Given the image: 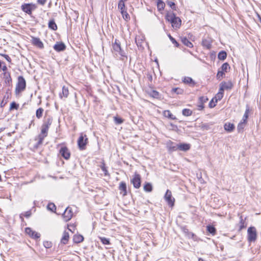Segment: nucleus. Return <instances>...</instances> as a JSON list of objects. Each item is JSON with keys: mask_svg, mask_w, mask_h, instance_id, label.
<instances>
[{"mask_svg": "<svg viewBox=\"0 0 261 261\" xmlns=\"http://www.w3.org/2000/svg\"><path fill=\"white\" fill-rule=\"evenodd\" d=\"M166 20L170 22L172 27L177 29L180 28L181 24V20L179 17H177L173 12H168L165 15Z\"/></svg>", "mask_w": 261, "mask_h": 261, "instance_id": "f257e3e1", "label": "nucleus"}, {"mask_svg": "<svg viewBox=\"0 0 261 261\" xmlns=\"http://www.w3.org/2000/svg\"><path fill=\"white\" fill-rule=\"evenodd\" d=\"M113 51L116 55H119L121 57V59L124 60L125 59H127V57L125 53L121 47L120 42L118 40L115 39V42L112 45Z\"/></svg>", "mask_w": 261, "mask_h": 261, "instance_id": "f03ea898", "label": "nucleus"}, {"mask_svg": "<svg viewBox=\"0 0 261 261\" xmlns=\"http://www.w3.org/2000/svg\"><path fill=\"white\" fill-rule=\"evenodd\" d=\"M37 8L36 5L33 3H24L21 6V10L30 16L32 14L33 11Z\"/></svg>", "mask_w": 261, "mask_h": 261, "instance_id": "7ed1b4c3", "label": "nucleus"}, {"mask_svg": "<svg viewBox=\"0 0 261 261\" xmlns=\"http://www.w3.org/2000/svg\"><path fill=\"white\" fill-rule=\"evenodd\" d=\"M25 87L26 82L24 78L22 76H19L15 90V93L18 94L24 91L25 89Z\"/></svg>", "mask_w": 261, "mask_h": 261, "instance_id": "20e7f679", "label": "nucleus"}, {"mask_svg": "<svg viewBox=\"0 0 261 261\" xmlns=\"http://www.w3.org/2000/svg\"><path fill=\"white\" fill-rule=\"evenodd\" d=\"M257 239V232L255 227L251 226L247 230V240L249 242H254Z\"/></svg>", "mask_w": 261, "mask_h": 261, "instance_id": "39448f33", "label": "nucleus"}, {"mask_svg": "<svg viewBox=\"0 0 261 261\" xmlns=\"http://www.w3.org/2000/svg\"><path fill=\"white\" fill-rule=\"evenodd\" d=\"M88 142V139L87 136L83 133L81 134L77 140V145L79 148L81 150L85 149L86 146Z\"/></svg>", "mask_w": 261, "mask_h": 261, "instance_id": "423d86ee", "label": "nucleus"}, {"mask_svg": "<svg viewBox=\"0 0 261 261\" xmlns=\"http://www.w3.org/2000/svg\"><path fill=\"white\" fill-rule=\"evenodd\" d=\"M130 182L136 189H139L141 187V176L140 174L135 173L133 178L130 179Z\"/></svg>", "mask_w": 261, "mask_h": 261, "instance_id": "0eeeda50", "label": "nucleus"}, {"mask_svg": "<svg viewBox=\"0 0 261 261\" xmlns=\"http://www.w3.org/2000/svg\"><path fill=\"white\" fill-rule=\"evenodd\" d=\"M164 198L169 206H173L174 205L175 199L172 197V193L169 190H167Z\"/></svg>", "mask_w": 261, "mask_h": 261, "instance_id": "6e6552de", "label": "nucleus"}, {"mask_svg": "<svg viewBox=\"0 0 261 261\" xmlns=\"http://www.w3.org/2000/svg\"><path fill=\"white\" fill-rule=\"evenodd\" d=\"M166 145L168 152L170 153L173 152L178 150V144H176V143L173 142L170 140H169L167 142Z\"/></svg>", "mask_w": 261, "mask_h": 261, "instance_id": "1a4fd4ad", "label": "nucleus"}, {"mask_svg": "<svg viewBox=\"0 0 261 261\" xmlns=\"http://www.w3.org/2000/svg\"><path fill=\"white\" fill-rule=\"evenodd\" d=\"M62 216L65 221L67 222L69 221L73 216V212L71 208L67 207L65 210Z\"/></svg>", "mask_w": 261, "mask_h": 261, "instance_id": "9d476101", "label": "nucleus"}, {"mask_svg": "<svg viewBox=\"0 0 261 261\" xmlns=\"http://www.w3.org/2000/svg\"><path fill=\"white\" fill-rule=\"evenodd\" d=\"M25 233L28 234L31 238L37 240L40 237V233L34 231L30 227H27L25 229Z\"/></svg>", "mask_w": 261, "mask_h": 261, "instance_id": "9b49d317", "label": "nucleus"}, {"mask_svg": "<svg viewBox=\"0 0 261 261\" xmlns=\"http://www.w3.org/2000/svg\"><path fill=\"white\" fill-rule=\"evenodd\" d=\"M60 153L65 160H68L70 157V152L66 146H62L60 149Z\"/></svg>", "mask_w": 261, "mask_h": 261, "instance_id": "f8f14e48", "label": "nucleus"}, {"mask_svg": "<svg viewBox=\"0 0 261 261\" xmlns=\"http://www.w3.org/2000/svg\"><path fill=\"white\" fill-rule=\"evenodd\" d=\"M32 43L40 49H43L44 48V44L39 38L32 37Z\"/></svg>", "mask_w": 261, "mask_h": 261, "instance_id": "ddd939ff", "label": "nucleus"}, {"mask_svg": "<svg viewBox=\"0 0 261 261\" xmlns=\"http://www.w3.org/2000/svg\"><path fill=\"white\" fill-rule=\"evenodd\" d=\"M66 45L63 42H57L54 45V49L57 52L63 51L66 49Z\"/></svg>", "mask_w": 261, "mask_h": 261, "instance_id": "4468645a", "label": "nucleus"}, {"mask_svg": "<svg viewBox=\"0 0 261 261\" xmlns=\"http://www.w3.org/2000/svg\"><path fill=\"white\" fill-rule=\"evenodd\" d=\"M119 190H120V194L123 196L127 195V187L126 184L124 181L120 182L119 186Z\"/></svg>", "mask_w": 261, "mask_h": 261, "instance_id": "2eb2a0df", "label": "nucleus"}, {"mask_svg": "<svg viewBox=\"0 0 261 261\" xmlns=\"http://www.w3.org/2000/svg\"><path fill=\"white\" fill-rule=\"evenodd\" d=\"M3 76L5 84L9 86H11L12 84V79L10 73L9 72H4Z\"/></svg>", "mask_w": 261, "mask_h": 261, "instance_id": "dca6fc26", "label": "nucleus"}, {"mask_svg": "<svg viewBox=\"0 0 261 261\" xmlns=\"http://www.w3.org/2000/svg\"><path fill=\"white\" fill-rule=\"evenodd\" d=\"M178 149L181 151H187L190 149L191 145L188 143L178 144Z\"/></svg>", "mask_w": 261, "mask_h": 261, "instance_id": "f3484780", "label": "nucleus"}, {"mask_svg": "<svg viewBox=\"0 0 261 261\" xmlns=\"http://www.w3.org/2000/svg\"><path fill=\"white\" fill-rule=\"evenodd\" d=\"M234 125L230 122L225 123L224 125V129L229 133L232 132L234 129Z\"/></svg>", "mask_w": 261, "mask_h": 261, "instance_id": "a211bd4d", "label": "nucleus"}, {"mask_svg": "<svg viewBox=\"0 0 261 261\" xmlns=\"http://www.w3.org/2000/svg\"><path fill=\"white\" fill-rule=\"evenodd\" d=\"M69 236L68 232L65 231L63 232V236L61 238V243L63 245H65V244H67L68 240H69Z\"/></svg>", "mask_w": 261, "mask_h": 261, "instance_id": "6ab92c4d", "label": "nucleus"}, {"mask_svg": "<svg viewBox=\"0 0 261 261\" xmlns=\"http://www.w3.org/2000/svg\"><path fill=\"white\" fill-rule=\"evenodd\" d=\"M250 112V108L248 105L246 106V110L245 113L243 115V119L241 121H242L243 123H247V119L248 118V114Z\"/></svg>", "mask_w": 261, "mask_h": 261, "instance_id": "aec40b11", "label": "nucleus"}, {"mask_svg": "<svg viewBox=\"0 0 261 261\" xmlns=\"http://www.w3.org/2000/svg\"><path fill=\"white\" fill-rule=\"evenodd\" d=\"M84 240V237L81 234H75L73 237V241L74 243L78 244L81 243Z\"/></svg>", "mask_w": 261, "mask_h": 261, "instance_id": "412c9836", "label": "nucleus"}, {"mask_svg": "<svg viewBox=\"0 0 261 261\" xmlns=\"http://www.w3.org/2000/svg\"><path fill=\"white\" fill-rule=\"evenodd\" d=\"M48 27L49 29L53 31H56L57 30L58 27L54 19H52L49 21L48 23Z\"/></svg>", "mask_w": 261, "mask_h": 261, "instance_id": "4be33fe9", "label": "nucleus"}, {"mask_svg": "<svg viewBox=\"0 0 261 261\" xmlns=\"http://www.w3.org/2000/svg\"><path fill=\"white\" fill-rule=\"evenodd\" d=\"M225 90H230L233 87V84L231 81L223 82L220 84Z\"/></svg>", "mask_w": 261, "mask_h": 261, "instance_id": "5701e85b", "label": "nucleus"}, {"mask_svg": "<svg viewBox=\"0 0 261 261\" xmlns=\"http://www.w3.org/2000/svg\"><path fill=\"white\" fill-rule=\"evenodd\" d=\"M69 95V90L68 88L65 86L62 87V93H60L59 96L61 98H62L63 97L67 98Z\"/></svg>", "mask_w": 261, "mask_h": 261, "instance_id": "b1692460", "label": "nucleus"}, {"mask_svg": "<svg viewBox=\"0 0 261 261\" xmlns=\"http://www.w3.org/2000/svg\"><path fill=\"white\" fill-rule=\"evenodd\" d=\"M182 82L187 84H189L190 85H191L192 86H194L195 85V82L194 81V80L190 77H185L182 79Z\"/></svg>", "mask_w": 261, "mask_h": 261, "instance_id": "393cba45", "label": "nucleus"}, {"mask_svg": "<svg viewBox=\"0 0 261 261\" xmlns=\"http://www.w3.org/2000/svg\"><path fill=\"white\" fill-rule=\"evenodd\" d=\"M53 122V118L50 116H49L47 118L45 119L44 120L43 123L42 124V125L47 127L48 128L49 127V126L51 125Z\"/></svg>", "mask_w": 261, "mask_h": 261, "instance_id": "a878e982", "label": "nucleus"}, {"mask_svg": "<svg viewBox=\"0 0 261 261\" xmlns=\"http://www.w3.org/2000/svg\"><path fill=\"white\" fill-rule=\"evenodd\" d=\"M163 115L165 117L168 118L172 120H175L176 118L174 116L169 110H165L163 112Z\"/></svg>", "mask_w": 261, "mask_h": 261, "instance_id": "bb28decb", "label": "nucleus"}, {"mask_svg": "<svg viewBox=\"0 0 261 261\" xmlns=\"http://www.w3.org/2000/svg\"><path fill=\"white\" fill-rule=\"evenodd\" d=\"M181 41L185 45L188 47L192 48L193 46L192 42H191L186 37H182L181 38Z\"/></svg>", "mask_w": 261, "mask_h": 261, "instance_id": "cd10ccee", "label": "nucleus"}, {"mask_svg": "<svg viewBox=\"0 0 261 261\" xmlns=\"http://www.w3.org/2000/svg\"><path fill=\"white\" fill-rule=\"evenodd\" d=\"M213 124L211 123H202L199 127L202 130H208L210 129L211 126Z\"/></svg>", "mask_w": 261, "mask_h": 261, "instance_id": "c85d7f7f", "label": "nucleus"}, {"mask_svg": "<svg viewBox=\"0 0 261 261\" xmlns=\"http://www.w3.org/2000/svg\"><path fill=\"white\" fill-rule=\"evenodd\" d=\"M48 129H49V128H48L47 127H45L42 125L41 133L39 135V136L43 137V138L46 137L48 134Z\"/></svg>", "mask_w": 261, "mask_h": 261, "instance_id": "c756f323", "label": "nucleus"}, {"mask_svg": "<svg viewBox=\"0 0 261 261\" xmlns=\"http://www.w3.org/2000/svg\"><path fill=\"white\" fill-rule=\"evenodd\" d=\"M202 45L207 49H210L212 47V42L208 39H204L202 40Z\"/></svg>", "mask_w": 261, "mask_h": 261, "instance_id": "7c9ffc66", "label": "nucleus"}, {"mask_svg": "<svg viewBox=\"0 0 261 261\" xmlns=\"http://www.w3.org/2000/svg\"><path fill=\"white\" fill-rule=\"evenodd\" d=\"M206 230L209 233L212 234L213 236L215 235L216 233V229L213 225H207L206 226Z\"/></svg>", "mask_w": 261, "mask_h": 261, "instance_id": "2f4dec72", "label": "nucleus"}, {"mask_svg": "<svg viewBox=\"0 0 261 261\" xmlns=\"http://www.w3.org/2000/svg\"><path fill=\"white\" fill-rule=\"evenodd\" d=\"M165 7V3L162 0L157 1V8L159 11L163 10Z\"/></svg>", "mask_w": 261, "mask_h": 261, "instance_id": "473e14b6", "label": "nucleus"}, {"mask_svg": "<svg viewBox=\"0 0 261 261\" xmlns=\"http://www.w3.org/2000/svg\"><path fill=\"white\" fill-rule=\"evenodd\" d=\"M227 57V53L224 50L220 51L218 55V58L220 60H224Z\"/></svg>", "mask_w": 261, "mask_h": 261, "instance_id": "72a5a7b5", "label": "nucleus"}, {"mask_svg": "<svg viewBox=\"0 0 261 261\" xmlns=\"http://www.w3.org/2000/svg\"><path fill=\"white\" fill-rule=\"evenodd\" d=\"M144 190L147 192H150L152 191V185L149 182H146L143 187Z\"/></svg>", "mask_w": 261, "mask_h": 261, "instance_id": "f704fd0d", "label": "nucleus"}, {"mask_svg": "<svg viewBox=\"0 0 261 261\" xmlns=\"http://www.w3.org/2000/svg\"><path fill=\"white\" fill-rule=\"evenodd\" d=\"M44 112V109L42 108H39L36 110V116L38 119H40L43 115V113Z\"/></svg>", "mask_w": 261, "mask_h": 261, "instance_id": "c9c22d12", "label": "nucleus"}, {"mask_svg": "<svg viewBox=\"0 0 261 261\" xmlns=\"http://www.w3.org/2000/svg\"><path fill=\"white\" fill-rule=\"evenodd\" d=\"M99 239L103 245H110V239L105 237H99Z\"/></svg>", "mask_w": 261, "mask_h": 261, "instance_id": "e433bc0d", "label": "nucleus"}, {"mask_svg": "<svg viewBox=\"0 0 261 261\" xmlns=\"http://www.w3.org/2000/svg\"><path fill=\"white\" fill-rule=\"evenodd\" d=\"M121 13L122 15L123 18L126 20L127 21L130 19V17L128 13L127 12L126 10H122L121 11Z\"/></svg>", "mask_w": 261, "mask_h": 261, "instance_id": "4c0bfd02", "label": "nucleus"}, {"mask_svg": "<svg viewBox=\"0 0 261 261\" xmlns=\"http://www.w3.org/2000/svg\"><path fill=\"white\" fill-rule=\"evenodd\" d=\"M240 227L239 231H241L242 229L245 228L246 226L245 225V220H243L242 216L240 217Z\"/></svg>", "mask_w": 261, "mask_h": 261, "instance_id": "58836bf2", "label": "nucleus"}, {"mask_svg": "<svg viewBox=\"0 0 261 261\" xmlns=\"http://www.w3.org/2000/svg\"><path fill=\"white\" fill-rule=\"evenodd\" d=\"M182 114L185 116H190L192 114V111L189 109H184L182 111Z\"/></svg>", "mask_w": 261, "mask_h": 261, "instance_id": "ea45409f", "label": "nucleus"}, {"mask_svg": "<svg viewBox=\"0 0 261 261\" xmlns=\"http://www.w3.org/2000/svg\"><path fill=\"white\" fill-rule=\"evenodd\" d=\"M230 68L229 64L227 62L223 63L221 67V71H223V72H227L228 69H230Z\"/></svg>", "mask_w": 261, "mask_h": 261, "instance_id": "a19ab883", "label": "nucleus"}, {"mask_svg": "<svg viewBox=\"0 0 261 261\" xmlns=\"http://www.w3.org/2000/svg\"><path fill=\"white\" fill-rule=\"evenodd\" d=\"M124 2H125L123 0H120L118 3V9H120V11L125 10Z\"/></svg>", "mask_w": 261, "mask_h": 261, "instance_id": "79ce46f5", "label": "nucleus"}, {"mask_svg": "<svg viewBox=\"0 0 261 261\" xmlns=\"http://www.w3.org/2000/svg\"><path fill=\"white\" fill-rule=\"evenodd\" d=\"M114 121L116 124H122L124 121L123 119L118 116H115L114 117Z\"/></svg>", "mask_w": 261, "mask_h": 261, "instance_id": "37998d69", "label": "nucleus"}, {"mask_svg": "<svg viewBox=\"0 0 261 261\" xmlns=\"http://www.w3.org/2000/svg\"><path fill=\"white\" fill-rule=\"evenodd\" d=\"M223 96V93L222 92L219 91L216 96L214 97L215 99V103L218 102V100H221Z\"/></svg>", "mask_w": 261, "mask_h": 261, "instance_id": "c03bdc74", "label": "nucleus"}, {"mask_svg": "<svg viewBox=\"0 0 261 261\" xmlns=\"http://www.w3.org/2000/svg\"><path fill=\"white\" fill-rule=\"evenodd\" d=\"M101 169L104 172L105 175H107L109 174L108 171L107 169V167L106 166L105 163L103 162L101 163V164L100 166Z\"/></svg>", "mask_w": 261, "mask_h": 261, "instance_id": "a18cd8bd", "label": "nucleus"}, {"mask_svg": "<svg viewBox=\"0 0 261 261\" xmlns=\"http://www.w3.org/2000/svg\"><path fill=\"white\" fill-rule=\"evenodd\" d=\"M166 3L167 5L169 6L172 10H176V7L174 2L170 1H167L166 2Z\"/></svg>", "mask_w": 261, "mask_h": 261, "instance_id": "49530a36", "label": "nucleus"}, {"mask_svg": "<svg viewBox=\"0 0 261 261\" xmlns=\"http://www.w3.org/2000/svg\"><path fill=\"white\" fill-rule=\"evenodd\" d=\"M172 91L177 94H182L184 93V90L180 88H174L172 89Z\"/></svg>", "mask_w": 261, "mask_h": 261, "instance_id": "de8ad7c7", "label": "nucleus"}, {"mask_svg": "<svg viewBox=\"0 0 261 261\" xmlns=\"http://www.w3.org/2000/svg\"><path fill=\"white\" fill-rule=\"evenodd\" d=\"M168 36L169 38L170 39V41L172 42L173 44H174V45L176 47H178L179 44V43L176 41V40L169 34L168 35Z\"/></svg>", "mask_w": 261, "mask_h": 261, "instance_id": "09e8293b", "label": "nucleus"}, {"mask_svg": "<svg viewBox=\"0 0 261 261\" xmlns=\"http://www.w3.org/2000/svg\"><path fill=\"white\" fill-rule=\"evenodd\" d=\"M38 141L37 143H36V144L35 145V147L36 148H38L40 145H41L42 144L43 140L44 139V138H43V137H41L39 135L38 136Z\"/></svg>", "mask_w": 261, "mask_h": 261, "instance_id": "8fccbe9b", "label": "nucleus"}, {"mask_svg": "<svg viewBox=\"0 0 261 261\" xmlns=\"http://www.w3.org/2000/svg\"><path fill=\"white\" fill-rule=\"evenodd\" d=\"M208 99L207 96H202L199 98L198 103L203 104L208 101Z\"/></svg>", "mask_w": 261, "mask_h": 261, "instance_id": "3c124183", "label": "nucleus"}, {"mask_svg": "<svg viewBox=\"0 0 261 261\" xmlns=\"http://www.w3.org/2000/svg\"><path fill=\"white\" fill-rule=\"evenodd\" d=\"M19 108V105L16 103L15 102L13 101L11 103L10 107V111L12 110H17Z\"/></svg>", "mask_w": 261, "mask_h": 261, "instance_id": "603ef678", "label": "nucleus"}, {"mask_svg": "<svg viewBox=\"0 0 261 261\" xmlns=\"http://www.w3.org/2000/svg\"><path fill=\"white\" fill-rule=\"evenodd\" d=\"M47 208L51 211L53 212H55V210H56V206L53 203H49L47 205Z\"/></svg>", "mask_w": 261, "mask_h": 261, "instance_id": "864d4df0", "label": "nucleus"}, {"mask_svg": "<svg viewBox=\"0 0 261 261\" xmlns=\"http://www.w3.org/2000/svg\"><path fill=\"white\" fill-rule=\"evenodd\" d=\"M150 96L153 98H159V92L156 90H152L150 94Z\"/></svg>", "mask_w": 261, "mask_h": 261, "instance_id": "5fc2aeb1", "label": "nucleus"}, {"mask_svg": "<svg viewBox=\"0 0 261 261\" xmlns=\"http://www.w3.org/2000/svg\"><path fill=\"white\" fill-rule=\"evenodd\" d=\"M245 124H246L245 123H243L242 121H241L238 124V126H237V129H238V132H240L241 130H242L244 129Z\"/></svg>", "mask_w": 261, "mask_h": 261, "instance_id": "6e6d98bb", "label": "nucleus"}, {"mask_svg": "<svg viewBox=\"0 0 261 261\" xmlns=\"http://www.w3.org/2000/svg\"><path fill=\"white\" fill-rule=\"evenodd\" d=\"M143 40L142 39H139L138 37H136V38H135V42L136 43L138 47H141L142 46V43L143 42Z\"/></svg>", "mask_w": 261, "mask_h": 261, "instance_id": "4d7b16f0", "label": "nucleus"}, {"mask_svg": "<svg viewBox=\"0 0 261 261\" xmlns=\"http://www.w3.org/2000/svg\"><path fill=\"white\" fill-rule=\"evenodd\" d=\"M43 246L46 248H50L52 247V243L49 241H44L43 242Z\"/></svg>", "mask_w": 261, "mask_h": 261, "instance_id": "13d9d810", "label": "nucleus"}, {"mask_svg": "<svg viewBox=\"0 0 261 261\" xmlns=\"http://www.w3.org/2000/svg\"><path fill=\"white\" fill-rule=\"evenodd\" d=\"M214 99H215L214 98H213L209 102L208 107L210 108H214L216 105V103H215V100L214 101Z\"/></svg>", "mask_w": 261, "mask_h": 261, "instance_id": "bf43d9fd", "label": "nucleus"}, {"mask_svg": "<svg viewBox=\"0 0 261 261\" xmlns=\"http://www.w3.org/2000/svg\"><path fill=\"white\" fill-rule=\"evenodd\" d=\"M224 75V72L223 71H218L217 74V78L218 79H220V78L222 77Z\"/></svg>", "mask_w": 261, "mask_h": 261, "instance_id": "052dcab7", "label": "nucleus"}, {"mask_svg": "<svg viewBox=\"0 0 261 261\" xmlns=\"http://www.w3.org/2000/svg\"><path fill=\"white\" fill-rule=\"evenodd\" d=\"M1 55L3 56L8 62L10 63L11 62V59L8 55L2 54Z\"/></svg>", "mask_w": 261, "mask_h": 261, "instance_id": "680f3d73", "label": "nucleus"}, {"mask_svg": "<svg viewBox=\"0 0 261 261\" xmlns=\"http://www.w3.org/2000/svg\"><path fill=\"white\" fill-rule=\"evenodd\" d=\"M32 215V213L31 211H28L25 212L24 214V216L27 218H29Z\"/></svg>", "mask_w": 261, "mask_h": 261, "instance_id": "e2e57ef3", "label": "nucleus"}, {"mask_svg": "<svg viewBox=\"0 0 261 261\" xmlns=\"http://www.w3.org/2000/svg\"><path fill=\"white\" fill-rule=\"evenodd\" d=\"M197 107H198L197 109L199 111L202 110L204 108V105L200 103H198V105H197Z\"/></svg>", "mask_w": 261, "mask_h": 261, "instance_id": "0e129e2a", "label": "nucleus"}, {"mask_svg": "<svg viewBox=\"0 0 261 261\" xmlns=\"http://www.w3.org/2000/svg\"><path fill=\"white\" fill-rule=\"evenodd\" d=\"M189 237L192 238L193 239H194V237H196L195 234L193 233L192 232L189 231L188 234H187Z\"/></svg>", "mask_w": 261, "mask_h": 261, "instance_id": "69168bd1", "label": "nucleus"}, {"mask_svg": "<svg viewBox=\"0 0 261 261\" xmlns=\"http://www.w3.org/2000/svg\"><path fill=\"white\" fill-rule=\"evenodd\" d=\"M46 2V0H37V3L41 5H44Z\"/></svg>", "mask_w": 261, "mask_h": 261, "instance_id": "338daca9", "label": "nucleus"}, {"mask_svg": "<svg viewBox=\"0 0 261 261\" xmlns=\"http://www.w3.org/2000/svg\"><path fill=\"white\" fill-rule=\"evenodd\" d=\"M7 101H5L4 99L1 101L0 106L1 108H3L7 104Z\"/></svg>", "mask_w": 261, "mask_h": 261, "instance_id": "774afa93", "label": "nucleus"}]
</instances>
